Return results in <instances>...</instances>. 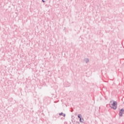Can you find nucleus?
<instances>
[{
  "label": "nucleus",
  "instance_id": "5",
  "mask_svg": "<svg viewBox=\"0 0 124 124\" xmlns=\"http://www.w3.org/2000/svg\"><path fill=\"white\" fill-rule=\"evenodd\" d=\"M85 62L86 63H88L89 62H90V60H89V58H86L85 59Z\"/></svg>",
  "mask_w": 124,
  "mask_h": 124
},
{
  "label": "nucleus",
  "instance_id": "2",
  "mask_svg": "<svg viewBox=\"0 0 124 124\" xmlns=\"http://www.w3.org/2000/svg\"><path fill=\"white\" fill-rule=\"evenodd\" d=\"M124 109L122 108L119 111V116L120 117H123V114H124Z\"/></svg>",
  "mask_w": 124,
  "mask_h": 124
},
{
  "label": "nucleus",
  "instance_id": "3",
  "mask_svg": "<svg viewBox=\"0 0 124 124\" xmlns=\"http://www.w3.org/2000/svg\"><path fill=\"white\" fill-rule=\"evenodd\" d=\"M81 114H78V117L79 119V121L80 122V123H84V122L82 121V118H81Z\"/></svg>",
  "mask_w": 124,
  "mask_h": 124
},
{
  "label": "nucleus",
  "instance_id": "1",
  "mask_svg": "<svg viewBox=\"0 0 124 124\" xmlns=\"http://www.w3.org/2000/svg\"><path fill=\"white\" fill-rule=\"evenodd\" d=\"M117 102L113 101V103L111 104V106H110V108L113 109V110H116V109H117Z\"/></svg>",
  "mask_w": 124,
  "mask_h": 124
},
{
  "label": "nucleus",
  "instance_id": "4",
  "mask_svg": "<svg viewBox=\"0 0 124 124\" xmlns=\"http://www.w3.org/2000/svg\"><path fill=\"white\" fill-rule=\"evenodd\" d=\"M59 116H62L63 117H65V114L61 112L59 113Z\"/></svg>",
  "mask_w": 124,
  "mask_h": 124
},
{
  "label": "nucleus",
  "instance_id": "6",
  "mask_svg": "<svg viewBox=\"0 0 124 124\" xmlns=\"http://www.w3.org/2000/svg\"><path fill=\"white\" fill-rule=\"evenodd\" d=\"M81 122H84V118H82L81 119Z\"/></svg>",
  "mask_w": 124,
  "mask_h": 124
},
{
  "label": "nucleus",
  "instance_id": "7",
  "mask_svg": "<svg viewBox=\"0 0 124 124\" xmlns=\"http://www.w3.org/2000/svg\"><path fill=\"white\" fill-rule=\"evenodd\" d=\"M42 1L43 2H45V1L44 0H42Z\"/></svg>",
  "mask_w": 124,
  "mask_h": 124
}]
</instances>
